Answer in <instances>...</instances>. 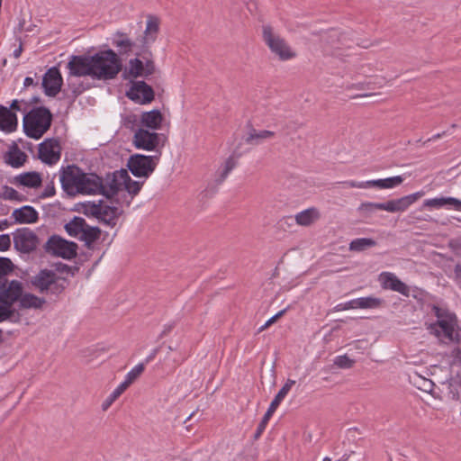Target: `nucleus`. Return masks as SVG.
<instances>
[{
  "label": "nucleus",
  "instance_id": "nucleus-1",
  "mask_svg": "<svg viewBox=\"0 0 461 461\" xmlns=\"http://www.w3.org/2000/svg\"><path fill=\"white\" fill-rule=\"evenodd\" d=\"M122 67L119 56L113 50L99 51L92 56H72L68 63L71 76H88L103 81L115 78Z\"/></svg>",
  "mask_w": 461,
  "mask_h": 461
},
{
  "label": "nucleus",
  "instance_id": "nucleus-2",
  "mask_svg": "<svg viewBox=\"0 0 461 461\" xmlns=\"http://www.w3.org/2000/svg\"><path fill=\"white\" fill-rule=\"evenodd\" d=\"M423 195L424 192L420 191L398 199L389 200L385 203L365 202L359 204L357 212L364 219L371 218L376 210H384L388 212H402L406 211Z\"/></svg>",
  "mask_w": 461,
  "mask_h": 461
},
{
  "label": "nucleus",
  "instance_id": "nucleus-3",
  "mask_svg": "<svg viewBox=\"0 0 461 461\" xmlns=\"http://www.w3.org/2000/svg\"><path fill=\"white\" fill-rule=\"evenodd\" d=\"M432 311L438 320L436 322L429 324L427 329L443 343L453 341L456 325V315L437 305H433Z\"/></svg>",
  "mask_w": 461,
  "mask_h": 461
},
{
  "label": "nucleus",
  "instance_id": "nucleus-4",
  "mask_svg": "<svg viewBox=\"0 0 461 461\" xmlns=\"http://www.w3.org/2000/svg\"><path fill=\"white\" fill-rule=\"evenodd\" d=\"M52 114L46 107H37L29 111L23 117V131L32 139L39 140L50 129Z\"/></svg>",
  "mask_w": 461,
  "mask_h": 461
},
{
  "label": "nucleus",
  "instance_id": "nucleus-5",
  "mask_svg": "<svg viewBox=\"0 0 461 461\" xmlns=\"http://www.w3.org/2000/svg\"><path fill=\"white\" fill-rule=\"evenodd\" d=\"M122 205H109L103 201L98 203H82V212L87 216L96 218L100 222L109 227H114L117 224L119 217L122 214Z\"/></svg>",
  "mask_w": 461,
  "mask_h": 461
},
{
  "label": "nucleus",
  "instance_id": "nucleus-6",
  "mask_svg": "<svg viewBox=\"0 0 461 461\" xmlns=\"http://www.w3.org/2000/svg\"><path fill=\"white\" fill-rule=\"evenodd\" d=\"M262 38L271 53L277 57L279 60L287 61L296 57L295 50L272 26L263 25Z\"/></svg>",
  "mask_w": 461,
  "mask_h": 461
},
{
  "label": "nucleus",
  "instance_id": "nucleus-7",
  "mask_svg": "<svg viewBox=\"0 0 461 461\" xmlns=\"http://www.w3.org/2000/svg\"><path fill=\"white\" fill-rule=\"evenodd\" d=\"M136 58L131 59L128 67L125 68L123 77L137 78L140 77H147L154 74L156 70L153 54L149 48H140V50L135 53Z\"/></svg>",
  "mask_w": 461,
  "mask_h": 461
},
{
  "label": "nucleus",
  "instance_id": "nucleus-8",
  "mask_svg": "<svg viewBox=\"0 0 461 461\" xmlns=\"http://www.w3.org/2000/svg\"><path fill=\"white\" fill-rule=\"evenodd\" d=\"M31 284L41 294L59 295L65 290L67 280L52 270L42 269L32 277Z\"/></svg>",
  "mask_w": 461,
  "mask_h": 461
},
{
  "label": "nucleus",
  "instance_id": "nucleus-9",
  "mask_svg": "<svg viewBox=\"0 0 461 461\" xmlns=\"http://www.w3.org/2000/svg\"><path fill=\"white\" fill-rule=\"evenodd\" d=\"M84 171L75 165L61 167L59 180L62 189L68 195H76L80 193Z\"/></svg>",
  "mask_w": 461,
  "mask_h": 461
},
{
  "label": "nucleus",
  "instance_id": "nucleus-10",
  "mask_svg": "<svg viewBox=\"0 0 461 461\" xmlns=\"http://www.w3.org/2000/svg\"><path fill=\"white\" fill-rule=\"evenodd\" d=\"M158 161V156L135 154L130 157L127 166L133 176L148 177L155 170Z\"/></svg>",
  "mask_w": 461,
  "mask_h": 461
},
{
  "label": "nucleus",
  "instance_id": "nucleus-11",
  "mask_svg": "<svg viewBox=\"0 0 461 461\" xmlns=\"http://www.w3.org/2000/svg\"><path fill=\"white\" fill-rule=\"evenodd\" d=\"M45 250L56 257L72 259L77 256V245L59 236H51L45 244Z\"/></svg>",
  "mask_w": 461,
  "mask_h": 461
},
{
  "label": "nucleus",
  "instance_id": "nucleus-12",
  "mask_svg": "<svg viewBox=\"0 0 461 461\" xmlns=\"http://www.w3.org/2000/svg\"><path fill=\"white\" fill-rule=\"evenodd\" d=\"M128 178V172L125 169L116 170L113 173L107 174L104 178H102V189L100 194H103L108 199L120 195L122 193V185Z\"/></svg>",
  "mask_w": 461,
  "mask_h": 461
},
{
  "label": "nucleus",
  "instance_id": "nucleus-13",
  "mask_svg": "<svg viewBox=\"0 0 461 461\" xmlns=\"http://www.w3.org/2000/svg\"><path fill=\"white\" fill-rule=\"evenodd\" d=\"M166 136L156 132H150L145 129H139L133 136V144L137 149L155 150L159 145L163 146Z\"/></svg>",
  "mask_w": 461,
  "mask_h": 461
},
{
  "label": "nucleus",
  "instance_id": "nucleus-14",
  "mask_svg": "<svg viewBox=\"0 0 461 461\" xmlns=\"http://www.w3.org/2000/svg\"><path fill=\"white\" fill-rule=\"evenodd\" d=\"M61 157V146L59 139H46L39 145V158L45 164H57Z\"/></svg>",
  "mask_w": 461,
  "mask_h": 461
},
{
  "label": "nucleus",
  "instance_id": "nucleus-15",
  "mask_svg": "<svg viewBox=\"0 0 461 461\" xmlns=\"http://www.w3.org/2000/svg\"><path fill=\"white\" fill-rule=\"evenodd\" d=\"M23 285L18 280L5 281L0 286V303L13 309V304L23 295Z\"/></svg>",
  "mask_w": 461,
  "mask_h": 461
},
{
  "label": "nucleus",
  "instance_id": "nucleus-16",
  "mask_svg": "<svg viewBox=\"0 0 461 461\" xmlns=\"http://www.w3.org/2000/svg\"><path fill=\"white\" fill-rule=\"evenodd\" d=\"M320 218V211L315 207H311L298 212L297 214L294 215V218L291 216L283 218L280 221V224L281 226H283L284 224L292 226L294 221L296 224L300 226L308 227L316 222Z\"/></svg>",
  "mask_w": 461,
  "mask_h": 461
},
{
  "label": "nucleus",
  "instance_id": "nucleus-17",
  "mask_svg": "<svg viewBox=\"0 0 461 461\" xmlns=\"http://www.w3.org/2000/svg\"><path fill=\"white\" fill-rule=\"evenodd\" d=\"M14 243L17 250L23 253H30L37 248L39 240L33 231L23 229L14 234Z\"/></svg>",
  "mask_w": 461,
  "mask_h": 461
},
{
  "label": "nucleus",
  "instance_id": "nucleus-18",
  "mask_svg": "<svg viewBox=\"0 0 461 461\" xmlns=\"http://www.w3.org/2000/svg\"><path fill=\"white\" fill-rule=\"evenodd\" d=\"M127 96L139 104H149L154 99V91L146 82L136 81L128 91Z\"/></svg>",
  "mask_w": 461,
  "mask_h": 461
},
{
  "label": "nucleus",
  "instance_id": "nucleus-19",
  "mask_svg": "<svg viewBox=\"0 0 461 461\" xmlns=\"http://www.w3.org/2000/svg\"><path fill=\"white\" fill-rule=\"evenodd\" d=\"M62 83V77L56 67L48 69L42 78V86L48 96H56L60 91Z\"/></svg>",
  "mask_w": 461,
  "mask_h": 461
},
{
  "label": "nucleus",
  "instance_id": "nucleus-20",
  "mask_svg": "<svg viewBox=\"0 0 461 461\" xmlns=\"http://www.w3.org/2000/svg\"><path fill=\"white\" fill-rule=\"evenodd\" d=\"M378 280L384 289L397 292L407 297L410 296V287L393 273L383 272L379 275Z\"/></svg>",
  "mask_w": 461,
  "mask_h": 461
},
{
  "label": "nucleus",
  "instance_id": "nucleus-21",
  "mask_svg": "<svg viewBox=\"0 0 461 461\" xmlns=\"http://www.w3.org/2000/svg\"><path fill=\"white\" fill-rule=\"evenodd\" d=\"M143 182L132 180L128 175L125 185H122V192L125 193L121 194V198H117L116 203L121 205L129 206L132 198L140 191Z\"/></svg>",
  "mask_w": 461,
  "mask_h": 461
},
{
  "label": "nucleus",
  "instance_id": "nucleus-22",
  "mask_svg": "<svg viewBox=\"0 0 461 461\" xmlns=\"http://www.w3.org/2000/svg\"><path fill=\"white\" fill-rule=\"evenodd\" d=\"M160 20L154 15H148L146 29L144 31V36L141 40V48H149V44L153 43L159 32Z\"/></svg>",
  "mask_w": 461,
  "mask_h": 461
},
{
  "label": "nucleus",
  "instance_id": "nucleus-23",
  "mask_svg": "<svg viewBox=\"0 0 461 461\" xmlns=\"http://www.w3.org/2000/svg\"><path fill=\"white\" fill-rule=\"evenodd\" d=\"M102 178L95 174L84 173L81 189L79 194H100L102 189Z\"/></svg>",
  "mask_w": 461,
  "mask_h": 461
},
{
  "label": "nucleus",
  "instance_id": "nucleus-24",
  "mask_svg": "<svg viewBox=\"0 0 461 461\" xmlns=\"http://www.w3.org/2000/svg\"><path fill=\"white\" fill-rule=\"evenodd\" d=\"M423 206L435 209L452 207L455 210L461 212V200L454 197H436L425 200Z\"/></svg>",
  "mask_w": 461,
  "mask_h": 461
},
{
  "label": "nucleus",
  "instance_id": "nucleus-25",
  "mask_svg": "<svg viewBox=\"0 0 461 461\" xmlns=\"http://www.w3.org/2000/svg\"><path fill=\"white\" fill-rule=\"evenodd\" d=\"M17 128V116L9 108L0 105V130L12 132Z\"/></svg>",
  "mask_w": 461,
  "mask_h": 461
},
{
  "label": "nucleus",
  "instance_id": "nucleus-26",
  "mask_svg": "<svg viewBox=\"0 0 461 461\" xmlns=\"http://www.w3.org/2000/svg\"><path fill=\"white\" fill-rule=\"evenodd\" d=\"M12 216L18 223H33L36 222L39 218L37 211L29 205L15 209Z\"/></svg>",
  "mask_w": 461,
  "mask_h": 461
},
{
  "label": "nucleus",
  "instance_id": "nucleus-27",
  "mask_svg": "<svg viewBox=\"0 0 461 461\" xmlns=\"http://www.w3.org/2000/svg\"><path fill=\"white\" fill-rule=\"evenodd\" d=\"M276 136V132L268 130L258 131L254 128H250L247 132L245 142L249 145H260L265 140L273 139Z\"/></svg>",
  "mask_w": 461,
  "mask_h": 461
},
{
  "label": "nucleus",
  "instance_id": "nucleus-28",
  "mask_svg": "<svg viewBox=\"0 0 461 461\" xmlns=\"http://www.w3.org/2000/svg\"><path fill=\"white\" fill-rule=\"evenodd\" d=\"M163 121V115L158 110H152L149 112L143 113L140 117V122L143 126L152 129L158 130L161 127Z\"/></svg>",
  "mask_w": 461,
  "mask_h": 461
},
{
  "label": "nucleus",
  "instance_id": "nucleus-29",
  "mask_svg": "<svg viewBox=\"0 0 461 461\" xmlns=\"http://www.w3.org/2000/svg\"><path fill=\"white\" fill-rule=\"evenodd\" d=\"M27 159V155L17 146H14L5 156V161L13 167H22Z\"/></svg>",
  "mask_w": 461,
  "mask_h": 461
},
{
  "label": "nucleus",
  "instance_id": "nucleus-30",
  "mask_svg": "<svg viewBox=\"0 0 461 461\" xmlns=\"http://www.w3.org/2000/svg\"><path fill=\"white\" fill-rule=\"evenodd\" d=\"M15 182L21 185L36 188L41 185V176L37 172H27L15 176Z\"/></svg>",
  "mask_w": 461,
  "mask_h": 461
},
{
  "label": "nucleus",
  "instance_id": "nucleus-31",
  "mask_svg": "<svg viewBox=\"0 0 461 461\" xmlns=\"http://www.w3.org/2000/svg\"><path fill=\"white\" fill-rule=\"evenodd\" d=\"M46 301L43 298L38 297L32 294H23L19 305L22 309H41Z\"/></svg>",
  "mask_w": 461,
  "mask_h": 461
},
{
  "label": "nucleus",
  "instance_id": "nucleus-32",
  "mask_svg": "<svg viewBox=\"0 0 461 461\" xmlns=\"http://www.w3.org/2000/svg\"><path fill=\"white\" fill-rule=\"evenodd\" d=\"M87 223L85 219L75 216L69 222L65 225V230L69 236L79 239Z\"/></svg>",
  "mask_w": 461,
  "mask_h": 461
},
{
  "label": "nucleus",
  "instance_id": "nucleus-33",
  "mask_svg": "<svg viewBox=\"0 0 461 461\" xmlns=\"http://www.w3.org/2000/svg\"><path fill=\"white\" fill-rule=\"evenodd\" d=\"M403 182V177L401 176H395L384 179L369 180L371 187H376L380 189H390L400 185Z\"/></svg>",
  "mask_w": 461,
  "mask_h": 461
},
{
  "label": "nucleus",
  "instance_id": "nucleus-34",
  "mask_svg": "<svg viewBox=\"0 0 461 461\" xmlns=\"http://www.w3.org/2000/svg\"><path fill=\"white\" fill-rule=\"evenodd\" d=\"M100 235L101 230L98 227H92L87 224L78 240L84 241L85 245L90 248L100 238Z\"/></svg>",
  "mask_w": 461,
  "mask_h": 461
},
{
  "label": "nucleus",
  "instance_id": "nucleus-35",
  "mask_svg": "<svg viewBox=\"0 0 461 461\" xmlns=\"http://www.w3.org/2000/svg\"><path fill=\"white\" fill-rule=\"evenodd\" d=\"M295 384L294 380L288 379L286 383L284 384V386L279 390L272 402L270 403V406L267 410L272 411L273 413L276 411L277 407L279 406L280 402L283 401V399L286 396L288 392L291 390L292 386Z\"/></svg>",
  "mask_w": 461,
  "mask_h": 461
},
{
  "label": "nucleus",
  "instance_id": "nucleus-36",
  "mask_svg": "<svg viewBox=\"0 0 461 461\" xmlns=\"http://www.w3.org/2000/svg\"><path fill=\"white\" fill-rule=\"evenodd\" d=\"M375 245L376 241L370 238L355 239L349 243V250L359 252L375 247Z\"/></svg>",
  "mask_w": 461,
  "mask_h": 461
},
{
  "label": "nucleus",
  "instance_id": "nucleus-37",
  "mask_svg": "<svg viewBox=\"0 0 461 461\" xmlns=\"http://www.w3.org/2000/svg\"><path fill=\"white\" fill-rule=\"evenodd\" d=\"M357 306L360 309H375L383 304V300L380 298L368 296L356 299Z\"/></svg>",
  "mask_w": 461,
  "mask_h": 461
},
{
  "label": "nucleus",
  "instance_id": "nucleus-38",
  "mask_svg": "<svg viewBox=\"0 0 461 461\" xmlns=\"http://www.w3.org/2000/svg\"><path fill=\"white\" fill-rule=\"evenodd\" d=\"M236 165H237L236 159L231 156L229 157L225 160L222 167L220 168V170L218 172V178L216 179V181L219 184L222 183L225 180V178L228 176L230 172L236 167Z\"/></svg>",
  "mask_w": 461,
  "mask_h": 461
},
{
  "label": "nucleus",
  "instance_id": "nucleus-39",
  "mask_svg": "<svg viewBox=\"0 0 461 461\" xmlns=\"http://www.w3.org/2000/svg\"><path fill=\"white\" fill-rule=\"evenodd\" d=\"M236 165H237L236 159L231 156L229 157L225 160L222 167L220 168V170L218 172V178L216 179V181L219 184L222 183L225 180V178L228 176L230 172L236 167Z\"/></svg>",
  "mask_w": 461,
  "mask_h": 461
},
{
  "label": "nucleus",
  "instance_id": "nucleus-40",
  "mask_svg": "<svg viewBox=\"0 0 461 461\" xmlns=\"http://www.w3.org/2000/svg\"><path fill=\"white\" fill-rule=\"evenodd\" d=\"M447 388V396L452 400H458L461 393V383L456 379L450 378L447 383H443Z\"/></svg>",
  "mask_w": 461,
  "mask_h": 461
},
{
  "label": "nucleus",
  "instance_id": "nucleus-41",
  "mask_svg": "<svg viewBox=\"0 0 461 461\" xmlns=\"http://www.w3.org/2000/svg\"><path fill=\"white\" fill-rule=\"evenodd\" d=\"M121 39L113 41V45L118 48L121 54H128L132 50L134 42L127 38L124 34H121Z\"/></svg>",
  "mask_w": 461,
  "mask_h": 461
},
{
  "label": "nucleus",
  "instance_id": "nucleus-42",
  "mask_svg": "<svg viewBox=\"0 0 461 461\" xmlns=\"http://www.w3.org/2000/svg\"><path fill=\"white\" fill-rule=\"evenodd\" d=\"M144 369V364H138L130 372H128L125 380L122 384L126 388H128L135 380H137L140 377V375L143 373Z\"/></svg>",
  "mask_w": 461,
  "mask_h": 461
},
{
  "label": "nucleus",
  "instance_id": "nucleus-43",
  "mask_svg": "<svg viewBox=\"0 0 461 461\" xmlns=\"http://www.w3.org/2000/svg\"><path fill=\"white\" fill-rule=\"evenodd\" d=\"M127 388L121 384L102 403V410L106 411L114 401H116Z\"/></svg>",
  "mask_w": 461,
  "mask_h": 461
},
{
  "label": "nucleus",
  "instance_id": "nucleus-44",
  "mask_svg": "<svg viewBox=\"0 0 461 461\" xmlns=\"http://www.w3.org/2000/svg\"><path fill=\"white\" fill-rule=\"evenodd\" d=\"M414 384L417 386L418 389L434 395L433 389L435 384L431 380L419 376L415 380Z\"/></svg>",
  "mask_w": 461,
  "mask_h": 461
},
{
  "label": "nucleus",
  "instance_id": "nucleus-45",
  "mask_svg": "<svg viewBox=\"0 0 461 461\" xmlns=\"http://www.w3.org/2000/svg\"><path fill=\"white\" fill-rule=\"evenodd\" d=\"M0 198L11 201H22L23 195L13 187L5 185L3 188V192L0 194Z\"/></svg>",
  "mask_w": 461,
  "mask_h": 461
},
{
  "label": "nucleus",
  "instance_id": "nucleus-46",
  "mask_svg": "<svg viewBox=\"0 0 461 461\" xmlns=\"http://www.w3.org/2000/svg\"><path fill=\"white\" fill-rule=\"evenodd\" d=\"M14 267V266L11 259L7 258H0V277L4 281H7L5 276L13 272Z\"/></svg>",
  "mask_w": 461,
  "mask_h": 461
},
{
  "label": "nucleus",
  "instance_id": "nucleus-47",
  "mask_svg": "<svg viewBox=\"0 0 461 461\" xmlns=\"http://www.w3.org/2000/svg\"><path fill=\"white\" fill-rule=\"evenodd\" d=\"M355 364V360L349 358L347 355L338 356L334 359V365L342 369L351 368Z\"/></svg>",
  "mask_w": 461,
  "mask_h": 461
},
{
  "label": "nucleus",
  "instance_id": "nucleus-48",
  "mask_svg": "<svg viewBox=\"0 0 461 461\" xmlns=\"http://www.w3.org/2000/svg\"><path fill=\"white\" fill-rule=\"evenodd\" d=\"M30 107V103L24 100H14L10 105V110H14L18 112H22L23 113H28V109Z\"/></svg>",
  "mask_w": 461,
  "mask_h": 461
},
{
  "label": "nucleus",
  "instance_id": "nucleus-49",
  "mask_svg": "<svg viewBox=\"0 0 461 461\" xmlns=\"http://www.w3.org/2000/svg\"><path fill=\"white\" fill-rule=\"evenodd\" d=\"M273 415V412L270 411L269 410L267 411V412L265 413L262 420L260 421V423L258 424V427L257 429V431L255 433V438H258L260 437V435L263 433V431L265 430L266 427H267V424L270 419V417Z\"/></svg>",
  "mask_w": 461,
  "mask_h": 461
},
{
  "label": "nucleus",
  "instance_id": "nucleus-50",
  "mask_svg": "<svg viewBox=\"0 0 461 461\" xmlns=\"http://www.w3.org/2000/svg\"><path fill=\"white\" fill-rule=\"evenodd\" d=\"M14 314V309H9L5 304L0 303V322L9 320Z\"/></svg>",
  "mask_w": 461,
  "mask_h": 461
},
{
  "label": "nucleus",
  "instance_id": "nucleus-51",
  "mask_svg": "<svg viewBox=\"0 0 461 461\" xmlns=\"http://www.w3.org/2000/svg\"><path fill=\"white\" fill-rule=\"evenodd\" d=\"M342 184L345 187H349V188H361L362 189V188H370L371 187L369 180L366 181V182H357V181L350 180V181L343 182Z\"/></svg>",
  "mask_w": 461,
  "mask_h": 461
},
{
  "label": "nucleus",
  "instance_id": "nucleus-52",
  "mask_svg": "<svg viewBox=\"0 0 461 461\" xmlns=\"http://www.w3.org/2000/svg\"><path fill=\"white\" fill-rule=\"evenodd\" d=\"M447 246L456 256H461V241H460V240L452 239L448 241Z\"/></svg>",
  "mask_w": 461,
  "mask_h": 461
},
{
  "label": "nucleus",
  "instance_id": "nucleus-53",
  "mask_svg": "<svg viewBox=\"0 0 461 461\" xmlns=\"http://www.w3.org/2000/svg\"><path fill=\"white\" fill-rule=\"evenodd\" d=\"M11 246V239L8 234L0 235V251L7 250Z\"/></svg>",
  "mask_w": 461,
  "mask_h": 461
},
{
  "label": "nucleus",
  "instance_id": "nucleus-54",
  "mask_svg": "<svg viewBox=\"0 0 461 461\" xmlns=\"http://www.w3.org/2000/svg\"><path fill=\"white\" fill-rule=\"evenodd\" d=\"M357 302L356 299L347 302L345 303H339L336 306L337 311H345L349 309H357Z\"/></svg>",
  "mask_w": 461,
  "mask_h": 461
},
{
  "label": "nucleus",
  "instance_id": "nucleus-55",
  "mask_svg": "<svg viewBox=\"0 0 461 461\" xmlns=\"http://www.w3.org/2000/svg\"><path fill=\"white\" fill-rule=\"evenodd\" d=\"M54 194H55V186H54L53 182H51L50 184L46 185L41 196L42 197H51Z\"/></svg>",
  "mask_w": 461,
  "mask_h": 461
},
{
  "label": "nucleus",
  "instance_id": "nucleus-56",
  "mask_svg": "<svg viewBox=\"0 0 461 461\" xmlns=\"http://www.w3.org/2000/svg\"><path fill=\"white\" fill-rule=\"evenodd\" d=\"M454 363L461 365V341L456 348L453 350Z\"/></svg>",
  "mask_w": 461,
  "mask_h": 461
},
{
  "label": "nucleus",
  "instance_id": "nucleus-57",
  "mask_svg": "<svg viewBox=\"0 0 461 461\" xmlns=\"http://www.w3.org/2000/svg\"><path fill=\"white\" fill-rule=\"evenodd\" d=\"M455 280L457 285L461 287V265L457 264L454 269Z\"/></svg>",
  "mask_w": 461,
  "mask_h": 461
},
{
  "label": "nucleus",
  "instance_id": "nucleus-58",
  "mask_svg": "<svg viewBox=\"0 0 461 461\" xmlns=\"http://www.w3.org/2000/svg\"><path fill=\"white\" fill-rule=\"evenodd\" d=\"M286 312V310H282L280 312H278L276 315H274L273 317H271L267 322L269 324V325H272L273 323H275L279 318H281L285 312Z\"/></svg>",
  "mask_w": 461,
  "mask_h": 461
},
{
  "label": "nucleus",
  "instance_id": "nucleus-59",
  "mask_svg": "<svg viewBox=\"0 0 461 461\" xmlns=\"http://www.w3.org/2000/svg\"><path fill=\"white\" fill-rule=\"evenodd\" d=\"M22 52H23V43H22V42H20L19 47H18L16 50H14V57L15 59L20 58V56H21Z\"/></svg>",
  "mask_w": 461,
  "mask_h": 461
},
{
  "label": "nucleus",
  "instance_id": "nucleus-60",
  "mask_svg": "<svg viewBox=\"0 0 461 461\" xmlns=\"http://www.w3.org/2000/svg\"><path fill=\"white\" fill-rule=\"evenodd\" d=\"M9 226L7 220L0 221V231L5 230Z\"/></svg>",
  "mask_w": 461,
  "mask_h": 461
},
{
  "label": "nucleus",
  "instance_id": "nucleus-61",
  "mask_svg": "<svg viewBox=\"0 0 461 461\" xmlns=\"http://www.w3.org/2000/svg\"><path fill=\"white\" fill-rule=\"evenodd\" d=\"M23 84H24V86H26V87L30 86L33 84V79L32 77H25Z\"/></svg>",
  "mask_w": 461,
  "mask_h": 461
},
{
  "label": "nucleus",
  "instance_id": "nucleus-62",
  "mask_svg": "<svg viewBox=\"0 0 461 461\" xmlns=\"http://www.w3.org/2000/svg\"><path fill=\"white\" fill-rule=\"evenodd\" d=\"M158 353V349H154L153 352L146 358V362L152 360Z\"/></svg>",
  "mask_w": 461,
  "mask_h": 461
},
{
  "label": "nucleus",
  "instance_id": "nucleus-63",
  "mask_svg": "<svg viewBox=\"0 0 461 461\" xmlns=\"http://www.w3.org/2000/svg\"><path fill=\"white\" fill-rule=\"evenodd\" d=\"M444 134H445V131L442 133H438V134L434 135L432 138L429 139L427 141H430L432 140L438 139V138L442 137Z\"/></svg>",
  "mask_w": 461,
  "mask_h": 461
},
{
  "label": "nucleus",
  "instance_id": "nucleus-64",
  "mask_svg": "<svg viewBox=\"0 0 461 461\" xmlns=\"http://www.w3.org/2000/svg\"><path fill=\"white\" fill-rule=\"evenodd\" d=\"M269 326H270V325H269L267 322H266L263 326H261V327L259 328L258 332H261V331L265 330H266V329H267Z\"/></svg>",
  "mask_w": 461,
  "mask_h": 461
}]
</instances>
